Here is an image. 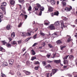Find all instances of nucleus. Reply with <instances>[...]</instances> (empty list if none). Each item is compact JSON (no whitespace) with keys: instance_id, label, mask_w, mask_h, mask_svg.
<instances>
[{"instance_id":"1","label":"nucleus","mask_w":77,"mask_h":77,"mask_svg":"<svg viewBox=\"0 0 77 77\" xmlns=\"http://www.w3.org/2000/svg\"><path fill=\"white\" fill-rule=\"evenodd\" d=\"M32 32V31H30L29 29L28 31L27 34L26 32H23L22 33V36H30L31 35V33Z\"/></svg>"},{"instance_id":"2","label":"nucleus","mask_w":77,"mask_h":77,"mask_svg":"<svg viewBox=\"0 0 77 77\" xmlns=\"http://www.w3.org/2000/svg\"><path fill=\"white\" fill-rule=\"evenodd\" d=\"M7 5V3L6 2H4L3 4V5L1 6V8L3 11H5V14H6V11H5V10L6 9L5 8V6Z\"/></svg>"},{"instance_id":"3","label":"nucleus","mask_w":77,"mask_h":77,"mask_svg":"<svg viewBox=\"0 0 77 77\" xmlns=\"http://www.w3.org/2000/svg\"><path fill=\"white\" fill-rule=\"evenodd\" d=\"M9 65L10 66H12L13 65V63H14V60L12 59H10L8 60Z\"/></svg>"},{"instance_id":"4","label":"nucleus","mask_w":77,"mask_h":77,"mask_svg":"<svg viewBox=\"0 0 77 77\" xmlns=\"http://www.w3.org/2000/svg\"><path fill=\"white\" fill-rule=\"evenodd\" d=\"M57 71H58L57 69H53L52 70V72H51L50 74L51 77L52 76V75H54V74H55L57 72Z\"/></svg>"},{"instance_id":"5","label":"nucleus","mask_w":77,"mask_h":77,"mask_svg":"<svg viewBox=\"0 0 77 77\" xmlns=\"http://www.w3.org/2000/svg\"><path fill=\"white\" fill-rule=\"evenodd\" d=\"M49 28L50 30H55V27L53 24H51L49 26Z\"/></svg>"},{"instance_id":"6","label":"nucleus","mask_w":77,"mask_h":77,"mask_svg":"<svg viewBox=\"0 0 77 77\" xmlns=\"http://www.w3.org/2000/svg\"><path fill=\"white\" fill-rule=\"evenodd\" d=\"M66 0H61L60 1L62 2H61V5H63V6H66V2H65V1Z\"/></svg>"},{"instance_id":"7","label":"nucleus","mask_w":77,"mask_h":77,"mask_svg":"<svg viewBox=\"0 0 77 77\" xmlns=\"http://www.w3.org/2000/svg\"><path fill=\"white\" fill-rule=\"evenodd\" d=\"M44 24L46 26H48L50 24V22L47 20H45L44 21Z\"/></svg>"},{"instance_id":"8","label":"nucleus","mask_w":77,"mask_h":77,"mask_svg":"<svg viewBox=\"0 0 77 77\" xmlns=\"http://www.w3.org/2000/svg\"><path fill=\"white\" fill-rule=\"evenodd\" d=\"M23 72H24V73L26 74L27 75H30V74H31V73H30V72L25 70H23Z\"/></svg>"},{"instance_id":"9","label":"nucleus","mask_w":77,"mask_h":77,"mask_svg":"<svg viewBox=\"0 0 77 77\" xmlns=\"http://www.w3.org/2000/svg\"><path fill=\"white\" fill-rule=\"evenodd\" d=\"M48 9L49 12H51L53 11V8L51 6H49L48 7Z\"/></svg>"},{"instance_id":"10","label":"nucleus","mask_w":77,"mask_h":77,"mask_svg":"<svg viewBox=\"0 0 77 77\" xmlns=\"http://www.w3.org/2000/svg\"><path fill=\"white\" fill-rule=\"evenodd\" d=\"M60 23H61L60 22L57 21L55 22L54 25L56 26H59V25H60Z\"/></svg>"},{"instance_id":"11","label":"nucleus","mask_w":77,"mask_h":77,"mask_svg":"<svg viewBox=\"0 0 77 77\" xmlns=\"http://www.w3.org/2000/svg\"><path fill=\"white\" fill-rule=\"evenodd\" d=\"M2 66H6L8 65V63L6 62H4L2 64Z\"/></svg>"},{"instance_id":"12","label":"nucleus","mask_w":77,"mask_h":77,"mask_svg":"<svg viewBox=\"0 0 77 77\" xmlns=\"http://www.w3.org/2000/svg\"><path fill=\"white\" fill-rule=\"evenodd\" d=\"M12 28L11 26L9 25H8L6 26V29L7 30H11Z\"/></svg>"},{"instance_id":"13","label":"nucleus","mask_w":77,"mask_h":77,"mask_svg":"<svg viewBox=\"0 0 77 77\" xmlns=\"http://www.w3.org/2000/svg\"><path fill=\"white\" fill-rule=\"evenodd\" d=\"M54 61L55 63H59L60 62V60H54Z\"/></svg>"},{"instance_id":"14","label":"nucleus","mask_w":77,"mask_h":77,"mask_svg":"<svg viewBox=\"0 0 77 77\" xmlns=\"http://www.w3.org/2000/svg\"><path fill=\"white\" fill-rule=\"evenodd\" d=\"M15 1L14 0H11L10 1V3L11 5H14V4H15Z\"/></svg>"},{"instance_id":"15","label":"nucleus","mask_w":77,"mask_h":77,"mask_svg":"<svg viewBox=\"0 0 77 77\" xmlns=\"http://www.w3.org/2000/svg\"><path fill=\"white\" fill-rule=\"evenodd\" d=\"M11 44H12V45H15L17 44V42H16V41H14L13 42H11Z\"/></svg>"},{"instance_id":"16","label":"nucleus","mask_w":77,"mask_h":77,"mask_svg":"<svg viewBox=\"0 0 77 77\" xmlns=\"http://www.w3.org/2000/svg\"><path fill=\"white\" fill-rule=\"evenodd\" d=\"M57 44H60L62 43V42L60 40H59L57 41Z\"/></svg>"},{"instance_id":"17","label":"nucleus","mask_w":77,"mask_h":77,"mask_svg":"<svg viewBox=\"0 0 77 77\" xmlns=\"http://www.w3.org/2000/svg\"><path fill=\"white\" fill-rule=\"evenodd\" d=\"M63 27H66V26H65L63 23H61V28L63 29Z\"/></svg>"},{"instance_id":"18","label":"nucleus","mask_w":77,"mask_h":77,"mask_svg":"<svg viewBox=\"0 0 77 77\" xmlns=\"http://www.w3.org/2000/svg\"><path fill=\"white\" fill-rule=\"evenodd\" d=\"M40 11H44V7H41L39 8Z\"/></svg>"},{"instance_id":"19","label":"nucleus","mask_w":77,"mask_h":77,"mask_svg":"<svg viewBox=\"0 0 77 77\" xmlns=\"http://www.w3.org/2000/svg\"><path fill=\"white\" fill-rule=\"evenodd\" d=\"M30 63L29 61H27L26 63V66H30Z\"/></svg>"},{"instance_id":"20","label":"nucleus","mask_w":77,"mask_h":77,"mask_svg":"<svg viewBox=\"0 0 77 77\" xmlns=\"http://www.w3.org/2000/svg\"><path fill=\"white\" fill-rule=\"evenodd\" d=\"M36 6H37L38 8H40L41 7V5L37 3L36 4Z\"/></svg>"},{"instance_id":"21","label":"nucleus","mask_w":77,"mask_h":77,"mask_svg":"<svg viewBox=\"0 0 77 77\" xmlns=\"http://www.w3.org/2000/svg\"><path fill=\"white\" fill-rule=\"evenodd\" d=\"M34 9L35 11H38L39 9V8L37 6H35L34 8Z\"/></svg>"},{"instance_id":"22","label":"nucleus","mask_w":77,"mask_h":77,"mask_svg":"<svg viewBox=\"0 0 77 77\" xmlns=\"http://www.w3.org/2000/svg\"><path fill=\"white\" fill-rule=\"evenodd\" d=\"M51 3L52 5H54L55 4V1L54 0H52L51 1Z\"/></svg>"},{"instance_id":"23","label":"nucleus","mask_w":77,"mask_h":77,"mask_svg":"<svg viewBox=\"0 0 77 77\" xmlns=\"http://www.w3.org/2000/svg\"><path fill=\"white\" fill-rule=\"evenodd\" d=\"M15 34L14 33V32H13L11 34V36L12 38H14V37H15Z\"/></svg>"},{"instance_id":"24","label":"nucleus","mask_w":77,"mask_h":77,"mask_svg":"<svg viewBox=\"0 0 77 77\" xmlns=\"http://www.w3.org/2000/svg\"><path fill=\"white\" fill-rule=\"evenodd\" d=\"M69 37V38L67 39V41L68 42H70L71 41V37L69 35H67Z\"/></svg>"},{"instance_id":"25","label":"nucleus","mask_w":77,"mask_h":77,"mask_svg":"<svg viewBox=\"0 0 77 77\" xmlns=\"http://www.w3.org/2000/svg\"><path fill=\"white\" fill-rule=\"evenodd\" d=\"M64 64H67L68 63V61L67 60H64L63 61Z\"/></svg>"},{"instance_id":"26","label":"nucleus","mask_w":77,"mask_h":77,"mask_svg":"<svg viewBox=\"0 0 77 77\" xmlns=\"http://www.w3.org/2000/svg\"><path fill=\"white\" fill-rule=\"evenodd\" d=\"M36 59V57L35 56L32 57H31V60H35V59Z\"/></svg>"},{"instance_id":"27","label":"nucleus","mask_w":77,"mask_h":77,"mask_svg":"<svg viewBox=\"0 0 77 77\" xmlns=\"http://www.w3.org/2000/svg\"><path fill=\"white\" fill-rule=\"evenodd\" d=\"M74 59V56L70 55L69 57V59Z\"/></svg>"},{"instance_id":"28","label":"nucleus","mask_w":77,"mask_h":77,"mask_svg":"<svg viewBox=\"0 0 77 77\" xmlns=\"http://www.w3.org/2000/svg\"><path fill=\"white\" fill-rule=\"evenodd\" d=\"M59 14V12L58 11H56L54 13V15H57V16Z\"/></svg>"},{"instance_id":"29","label":"nucleus","mask_w":77,"mask_h":77,"mask_svg":"<svg viewBox=\"0 0 77 77\" xmlns=\"http://www.w3.org/2000/svg\"><path fill=\"white\" fill-rule=\"evenodd\" d=\"M1 42H2V44H3L4 45H5V44H6V42L5 40L2 41Z\"/></svg>"},{"instance_id":"30","label":"nucleus","mask_w":77,"mask_h":77,"mask_svg":"<svg viewBox=\"0 0 77 77\" xmlns=\"http://www.w3.org/2000/svg\"><path fill=\"white\" fill-rule=\"evenodd\" d=\"M69 56V55L66 56L64 58H63V59H64V60H66V59H67Z\"/></svg>"},{"instance_id":"31","label":"nucleus","mask_w":77,"mask_h":77,"mask_svg":"<svg viewBox=\"0 0 77 77\" xmlns=\"http://www.w3.org/2000/svg\"><path fill=\"white\" fill-rule=\"evenodd\" d=\"M1 77H6V75L5 74L2 73L1 74Z\"/></svg>"},{"instance_id":"32","label":"nucleus","mask_w":77,"mask_h":77,"mask_svg":"<svg viewBox=\"0 0 77 77\" xmlns=\"http://www.w3.org/2000/svg\"><path fill=\"white\" fill-rule=\"evenodd\" d=\"M48 46L49 47V48H53V46L51 45L50 44H48Z\"/></svg>"},{"instance_id":"33","label":"nucleus","mask_w":77,"mask_h":77,"mask_svg":"<svg viewBox=\"0 0 77 77\" xmlns=\"http://www.w3.org/2000/svg\"><path fill=\"white\" fill-rule=\"evenodd\" d=\"M19 2L21 3H23L24 2V0H19Z\"/></svg>"},{"instance_id":"34","label":"nucleus","mask_w":77,"mask_h":77,"mask_svg":"<svg viewBox=\"0 0 77 77\" xmlns=\"http://www.w3.org/2000/svg\"><path fill=\"white\" fill-rule=\"evenodd\" d=\"M66 11H70L71 10H70V9L69 8H67L66 7L65 8Z\"/></svg>"},{"instance_id":"35","label":"nucleus","mask_w":77,"mask_h":77,"mask_svg":"<svg viewBox=\"0 0 77 77\" xmlns=\"http://www.w3.org/2000/svg\"><path fill=\"white\" fill-rule=\"evenodd\" d=\"M42 63L43 66H45V65H46V62H45V61H42Z\"/></svg>"},{"instance_id":"36","label":"nucleus","mask_w":77,"mask_h":77,"mask_svg":"<svg viewBox=\"0 0 77 77\" xmlns=\"http://www.w3.org/2000/svg\"><path fill=\"white\" fill-rule=\"evenodd\" d=\"M31 51H32V54L33 55H35V52L34 50H33V49H32L31 50Z\"/></svg>"},{"instance_id":"37","label":"nucleus","mask_w":77,"mask_h":77,"mask_svg":"<svg viewBox=\"0 0 77 77\" xmlns=\"http://www.w3.org/2000/svg\"><path fill=\"white\" fill-rule=\"evenodd\" d=\"M7 46L8 47H11V45L9 44H7Z\"/></svg>"},{"instance_id":"38","label":"nucleus","mask_w":77,"mask_h":77,"mask_svg":"<svg viewBox=\"0 0 77 77\" xmlns=\"http://www.w3.org/2000/svg\"><path fill=\"white\" fill-rule=\"evenodd\" d=\"M3 18V14L1 12H0V18Z\"/></svg>"},{"instance_id":"39","label":"nucleus","mask_w":77,"mask_h":77,"mask_svg":"<svg viewBox=\"0 0 77 77\" xmlns=\"http://www.w3.org/2000/svg\"><path fill=\"white\" fill-rule=\"evenodd\" d=\"M40 35H42V36H44V35H45V34L42 32H40Z\"/></svg>"},{"instance_id":"40","label":"nucleus","mask_w":77,"mask_h":77,"mask_svg":"<svg viewBox=\"0 0 77 77\" xmlns=\"http://www.w3.org/2000/svg\"><path fill=\"white\" fill-rule=\"evenodd\" d=\"M17 42H18V44H21L22 43V42L21 41V40H20L19 41H18Z\"/></svg>"},{"instance_id":"41","label":"nucleus","mask_w":77,"mask_h":77,"mask_svg":"<svg viewBox=\"0 0 77 77\" xmlns=\"http://www.w3.org/2000/svg\"><path fill=\"white\" fill-rule=\"evenodd\" d=\"M31 10H32V7L30 6L28 8V11H31Z\"/></svg>"},{"instance_id":"42","label":"nucleus","mask_w":77,"mask_h":77,"mask_svg":"<svg viewBox=\"0 0 77 77\" xmlns=\"http://www.w3.org/2000/svg\"><path fill=\"white\" fill-rule=\"evenodd\" d=\"M51 66L50 65V64H48V65H47V66H45L46 68H50L51 67Z\"/></svg>"},{"instance_id":"43","label":"nucleus","mask_w":77,"mask_h":77,"mask_svg":"<svg viewBox=\"0 0 77 77\" xmlns=\"http://www.w3.org/2000/svg\"><path fill=\"white\" fill-rule=\"evenodd\" d=\"M66 47V46H62L61 47H60L61 48V50H63L64 48H65Z\"/></svg>"},{"instance_id":"44","label":"nucleus","mask_w":77,"mask_h":77,"mask_svg":"<svg viewBox=\"0 0 77 77\" xmlns=\"http://www.w3.org/2000/svg\"><path fill=\"white\" fill-rule=\"evenodd\" d=\"M36 36H37V34H36L33 37L34 39H36Z\"/></svg>"},{"instance_id":"45","label":"nucleus","mask_w":77,"mask_h":77,"mask_svg":"<svg viewBox=\"0 0 77 77\" xmlns=\"http://www.w3.org/2000/svg\"><path fill=\"white\" fill-rule=\"evenodd\" d=\"M24 16L25 18V20H26V19H27V17H28L27 15H24Z\"/></svg>"},{"instance_id":"46","label":"nucleus","mask_w":77,"mask_h":77,"mask_svg":"<svg viewBox=\"0 0 77 77\" xmlns=\"http://www.w3.org/2000/svg\"><path fill=\"white\" fill-rule=\"evenodd\" d=\"M31 38H27V39H26L25 40V41L26 42H27V41H28L29 40V39H30Z\"/></svg>"},{"instance_id":"47","label":"nucleus","mask_w":77,"mask_h":77,"mask_svg":"<svg viewBox=\"0 0 77 77\" xmlns=\"http://www.w3.org/2000/svg\"><path fill=\"white\" fill-rule=\"evenodd\" d=\"M21 25H22V23H20L19 25L18 26V27H21Z\"/></svg>"},{"instance_id":"48","label":"nucleus","mask_w":77,"mask_h":77,"mask_svg":"<svg viewBox=\"0 0 77 77\" xmlns=\"http://www.w3.org/2000/svg\"><path fill=\"white\" fill-rule=\"evenodd\" d=\"M26 50V47L22 49V50L23 52H24V51H25V50Z\"/></svg>"},{"instance_id":"49","label":"nucleus","mask_w":77,"mask_h":77,"mask_svg":"<svg viewBox=\"0 0 77 77\" xmlns=\"http://www.w3.org/2000/svg\"><path fill=\"white\" fill-rule=\"evenodd\" d=\"M42 11H40L39 13V14H38V15H39V16H41V15H42Z\"/></svg>"},{"instance_id":"50","label":"nucleus","mask_w":77,"mask_h":77,"mask_svg":"<svg viewBox=\"0 0 77 77\" xmlns=\"http://www.w3.org/2000/svg\"><path fill=\"white\" fill-rule=\"evenodd\" d=\"M72 74L73 75H76L77 74V72H73Z\"/></svg>"},{"instance_id":"51","label":"nucleus","mask_w":77,"mask_h":77,"mask_svg":"<svg viewBox=\"0 0 77 77\" xmlns=\"http://www.w3.org/2000/svg\"><path fill=\"white\" fill-rule=\"evenodd\" d=\"M38 68H39V67L38 66H35V70H38Z\"/></svg>"},{"instance_id":"52","label":"nucleus","mask_w":77,"mask_h":77,"mask_svg":"<svg viewBox=\"0 0 77 77\" xmlns=\"http://www.w3.org/2000/svg\"><path fill=\"white\" fill-rule=\"evenodd\" d=\"M38 44V43H34L33 45H32V47H35V46H36V45Z\"/></svg>"},{"instance_id":"53","label":"nucleus","mask_w":77,"mask_h":77,"mask_svg":"<svg viewBox=\"0 0 77 77\" xmlns=\"http://www.w3.org/2000/svg\"><path fill=\"white\" fill-rule=\"evenodd\" d=\"M67 66H64L63 67V69H64V70H66V68Z\"/></svg>"},{"instance_id":"54","label":"nucleus","mask_w":77,"mask_h":77,"mask_svg":"<svg viewBox=\"0 0 77 77\" xmlns=\"http://www.w3.org/2000/svg\"><path fill=\"white\" fill-rule=\"evenodd\" d=\"M1 51H2V52H5V49H3V48H2Z\"/></svg>"},{"instance_id":"55","label":"nucleus","mask_w":77,"mask_h":77,"mask_svg":"<svg viewBox=\"0 0 77 77\" xmlns=\"http://www.w3.org/2000/svg\"><path fill=\"white\" fill-rule=\"evenodd\" d=\"M8 39L9 40L10 42H11V41L12 40V38H11V37L8 38Z\"/></svg>"},{"instance_id":"56","label":"nucleus","mask_w":77,"mask_h":77,"mask_svg":"<svg viewBox=\"0 0 77 77\" xmlns=\"http://www.w3.org/2000/svg\"><path fill=\"white\" fill-rule=\"evenodd\" d=\"M74 23L75 24H77V19L75 20Z\"/></svg>"},{"instance_id":"57","label":"nucleus","mask_w":77,"mask_h":77,"mask_svg":"<svg viewBox=\"0 0 77 77\" xmlns=\"http://www.w3.org/2000/svg\"><path fill=\"white\" fill-rule=\"evenodd\" d=\"M17 74L18 75H21V73L20 72H17Z\"/></svg>"},{"instance_id":"58","label":"nucleus","mask_w":77,"mask_h":77,"mask_svg":"<svg viewBox=\"0 0 77 77\" xmlns=\"http://www.w3.org/2000/svg\"><path fill=\"white\" fill-rule=\"evenodd\" d=\"M46 56L48 57V58H49L50 57V54H47L46 55Z\"/></svg>"},{"instance_id":"59","label":"nucleus","mask_w":77,"mask_h":77,"mask_svg":"<svg viewBox=\"0 0 77 77\" xmlns=\"http://www.w3.org/2000/svg\"><path fill=\"white\" fill-rule=\"evenodd\" d=\"M53 62V61H50V60H48V63H51V62Z\"/></svg>"},{"instance_id":"60","label":"nucleus","mask_w":77,"mask_h":77,"mask_svg":"<svg viewBox=\"0 0 77 77\" xmlns=\"http://www.w3.org/2000/svg\"><path fill=\"white\" fill-rule=\"evenodd\" d=\"M75 36L76 38H77V33H75Z\"/></svg>"},{"instance_id":"61","label":"nucleus","mask_w":77,"mask_h":77,"mask_svg":"<svg viewBox=\"0 0 77 77\" xmlns=\"http://www.w3.org/2000/svg\"><path fill=\"white\" fill-rule=\"evenodd\" d=\"M46 75H47V77H49V75H50V73L47 74Z\"/></svg>"},{"instance_id":"62","label":"nucleus","mask_w":77,"mask_h":77,"mask_svg":"<svg viewBox=\"0 0 77 77\" xmlns=\"http://www.w3.org/2000/svg\"><path fill=\"white\" fill-rule=\"evenodd\" d=\"M61 18H62V19H63V20H64L65 18H66V17H62Z\"/></svg>"},{"instance_id":"63","label":"nucleus","mask_w":77,"mask_h":77,"mask_svg":"<svg viewBox=\"0 0 77 77\" xmlns=\"http://www.w3.org/2000/svg\"><path fill=\"white\" fill-rule=\"evenodd\" d=\"M42 45H43V47H44L45 45V43L44 42L43 43Z\"/></svg>"},{"instance_id":"64","label":"nucleus","mask_w":77,"mask_h":77,"mask_svg":"<svg viewBox=\"0 0 77 77\" xmlns=\"http://www.w3.org/2000/svg\"><path fill=\"white\" fill-rule=\"evenodd\" d=\"M35 64H39V62L38 61H37L35 63Z\"/></svg>"}]
</instances>
